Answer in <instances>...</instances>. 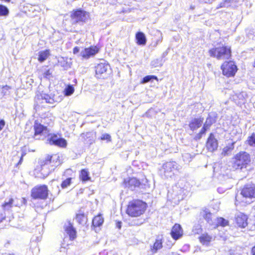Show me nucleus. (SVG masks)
Here are the masks:
<instances>
[{"mask_svg":"<svg viewBox=\"0 0 255 255\" xmlns=\"http://www.w3.org/2000/svg\"><path fill=\"white\" fill-rule=\"evenodd\" d=\"M146 209V204L139 200L129 202L127 213L131 217H137L142 215Z\"/></svg>","mask_w":255,"mask_h":255,"instance_id":"obj_1","label":"nucleus"},{"mask_svg":"<svg viewBox=\"0 0 255 255\" xmlns=\"http://www.w3.org/2000/svg\"><path fill=\"white\" fill-rule=\"evenodd\" d=\"M61 99L55 95H49L45 93H37L34 98L35 109L37 110L40 107V105L44 103L52 104L61 101Z\"/></svg>","mask_w":255,"mask_h":255,"instance_id":"obj_2","label":"nucleus"},{"mask_svg":"<svg viewBox=\"0 0 255 255\" xmlns=\"http://www.w3.org/2000/svg\"><path fill=\"white\" fill-rule=\"evenodd\" d=\"M251 161L249 154L242 151L237 154L233 159V167L235 169H242L246 167Z\"/></svg>","mask_w":255,"mask_h":255,"instance_id":"obj_3","label":"nucleus"},{"mask_svg":"<svg viewBox=\"0 0 255 255\" xmlns=\"http://www.w3.org/2000/svg\"><path fill=\"white\" fill-rule=\"evenodd\" d=\"M70 17V21L72 25H83L89 19V14L84 10L77 9L71 12Z\"/></svg>","mask_w":255,"mask_h":255,"instance_id":"obj_4","label":"nucleus"},{"mask_svg":"<svg viewBox=\"0 0 255 255\" xmlns=\"http://www.w3.org/2000/svg\"><path fill=\"white\" fill-rule=\"evenodd\" d=\"M180 169V166L176 162L169 161L162 165L160 173L165 178H172L174 175V171Z\"/></svg>","mask_w":255,"mask_h":255,"instance_id":"obj_5","label":"nucleus"},{"mask_svg":"<svg viewBox=\"0 0 255 255\" xmlns=\"http://www.w3.org/2000/svg\"><path fill=\"white\" fill-rule=\"evenodd\" d=\"M209 53L210 56L218 60L229 59L231 55L230 47L228 46L213 48L209 51Z\"/></svg>","mask_w":255,"mask_h":255,"instance_id":"obj_6","label":"nucleus"},{"mask_svg":"<svg viewBox=\"0 0 255 255\" xmlns=\"http://www.w3.org/2000/svg\"><path fill=\"white\" fill-rule=\"evenodd\" d=\"M48 195V189L46 185H37L31 191V196L34 199H45Z\"/></svg>","mask_w":255,"mask_h":255,"instance_id":"obj_7","label":"nucleus"},{"mask_svg":"<svg viewBox=\"0 0 255 255\" xmlns=\"http://www.w3.org/2000/svg\"><path fill=\"white\" fill-rule=\"evenodd\" d=\"M56 155L54 156H47L45 159H41L39 161L40 169H37L41 173L43 177H46L53 169H48L47 166L52 162V160L54 158H56Z\"/></svg>","mask_w":255,"mask_h":255,"instance_id":"obj_8","label":"nucleus"},{"mask_svg":"<svg viewBox=\"0 0 255 255\" xmlns=\"http://www.w3.org/2000/svg\"><path fill=\"white\" fill-rule=\"evenodd\" d=\"M221 69L223 74L228 77L234 76L237 70V66L233 61L225 62Z\"/></svg>","mask_w":255,"mask_h":255,"instance_id":"obj_9","label":"nucleus"},{"mask_svg":"<svg viewBox=\"0 0 255 255\" xmlns=\"http://www.w3.org/2000/svg\"><path fill=\"white\" fill-rule=\"evenodd\" d=\"M110 70V65L106 63H101L95 67L96 76L98 78H105Z\"/></svg>","mask_w":255,"mask_h":255,"instance_id":"obj_10","label":"nucleus"},{"mask_svg":"<svg viewBox=\"0 0 255 255\" xmlns=\"http://www.w3.org/2000/svg\"><path fill=\"white\" fill-rule=\"evenodd\" d=\"M241 194L246 198H252L255 197V186L254 184L246 185L241 192Z\"/></svg>","mask_w":255,"mask_h":255,"instance_id":"obj_11","label":"nucleus"},{"mask_svg":"<svg viewBox=\"0 0 255 255\" xmlns=\"http://www.w3.org/2000/svg\"><path fill=\"white\" fill-rule=\"evenodd\" d=\"M124 184L126 187L133 191L139 186L140 182L136 178L133 177L125 179Z\"/></svg>","mask_w":255,"mask_h":255,"instance_id":"obj_12","label":"nucleus"},{"mask_svg":"<svg viewBox=\"0 0 255 255\" xmlns=\"http://www.w3.org/2000/svg\"><path fill=\"white\" fill-rule=\"evenodd\" d=\"M49 143L51 145H55L62 147H65L67 145L66 140L63 138H59L56 135L51 136L49 139Z\"/></svg>","mask_w":255,"mask_h":255,"instance_id":"obj_13","label":"nucleus"},{"mask_svg":"<svg viewBox=\"0 0 255 255\" xmlns=\"http://www.w3.org/2000/svg\"><path fill=\"white\" fill-rule=\"evenodd\" d=\"M98 51L99 49L97 47L85 48L81 51L80 56L84 59H88L90 56L95 55Z\"/></svg>","mask_w":255,"mask_h":255,"instance_id":"obj_14","label":"nucleus"},{"mask_svg":"<svg viewBox=\"0 0 255 255\" xmlns=\"http://www.w3.org/2000/svg\"><path fill=\"white\" fill-rule=\"evenodd\" d=\"M98 51L99 49L97 47L85 48L81 51L80 56L84 59H88L90 56L95 55Z\"/></svg>","mask_w":255,"mask_h":255,"instance_id":"obj_15","label":"nucleus"},{"mask_svg":"<svg viewBox=\"0 0 255 255\" xmlns=\"http://www.w3.org/2000/svg\"><path fill=\"white\" fill-rule=\"evenodd\" d=\"M206 146L208 149L212 152L217 149L218 147L217 140L213 133H210L206 143Z\"/></svg>","mask_w":255,"mask_h":255,"instance_id":"obj_16","label":"nucleus"},{"mask_svg":"<svg viewBox=\"0 0 255 255\" xmlns=\"http://www.w3.org/2000/svg\"><path fill=\"white\" fill-rule=\"evenodd\" d=\"M171 235L175 240H178L182 236L183 230L179 224H176L174 225L171 230Z\"/></svg>","mask_w":255,"mask_h":255,"instance_id":"obj_17","label":"nucleus"},{"mask_svg":"<svg viewBox=\"0 0 255 255\" xmlns=\"http://www.w3.org/2000/svg\"><path fill=\"white\" fill-rule=\"evenodd\" d=\"M247 216L242 213L238 214L236 217V223L239 227L244 228L247 225Z\"/></svg>","mask_w":255,"mask_h":255,"instance_id":"obj_18","label":"nucleus"},{"mask_svg":"<svg viewBox=\"0 0 255 255\" xmlns=\"http://www.w3.org/2000/svg\"><path fill=\"white\" fill-rule=\"evenodd\" d=\"M17 199H13V198H9L4 201V203L2 204V207L4 210H9L13 207V206H18L19 204L17 202Z\"/></svg>","mask_w":255,"mask_h":255,"instance_id":"obj_19","label":"nucleus"},{"mask_svg":"<svg viewBox=\"0 0 255 255\" xmlns=\"http://www.w3.org/2000/svg\"><path fill=\"white\" fill-rule=\"evenodd\" d=\"M203 122V118H195L191 120L189 124L190 128L194 130L200 128Z\"/></svg>","mask_w":255,"mask_h":255,"instance_id":"obj_20","label":"nucleus"},{"mask_svg":"<svg viewBox=\"0 0 255 255\" xmlns=\"http://www.w3.org/2000/svg\"><path fill=\"white\" fill-rule=\"evenodd\" d=\"M65 231L71 240H73L76 238V231L70 223H68V225L66 226Z\"/></svg>","mask_w":255,"mask_h":255,"instance_id":"obj_21","label":"nucleus"},{"mask_svg":"<svg viewBox=\"0 0 255 255\" xmlns=\"http://www.w3.org/2000/svg\"><path fill=\"white\" fill-rule=\"evenodd\" d=\"M213 239V237L207 233H204L199 237L201 243L203 245L208 246Z\"/></svg>","mask_w":255,"mask_h":255,"instance_id":"obj_22","label":"nucleus"},{"mask_svg":"<svg viewBox=\"0 0 255 255\" xmlns=\"http://www.w3.org/2000/svg\"><path fill=\"white\" fill-rule=\"evenodd\" d=\"M35 136L38 134L46 133L47 131V128L41 124L36 123L34 125Z\"/></svg>","mask_w":255,"mask_h":255,"instance_id":"obj_23","label":"nucleus"},{"mask_svg":"<svg viewBox=\"0 0 255 255\" xmlns=\"http://www.w3.org/2000/svg\"><path fill=\"white\" fill-rule=\"evenodd\" d=\"M95 133L91 132H87L86 133H83L81 134V136L84 138L85 140H87V142L88 143H92L94 140V136Z\"/></svg>","mask_w":255,"mask_h":255,"instance_id":"obj_24","label":"nucleus"},{"mask_svg":"<svg viewBox=\"0 0 255 255\" xmlns=\"http://www.w3.org/2000/svg\"><path fill=\"white\" fill-rule=\"evenodd\" d=\"M136 40L138 45H144L146 42V39L145 34L141 32H138L136 34Z\"/></svg>","mask_w":255,"mask_h":255,"instance_id":"obj_25","label":"nucleus"},{"mask_svg":"<svg viewBox=\"0 0 255 255\" xmlns=\"http://www.w3.org/2000/svg\"><path fill=\"white\" fill-rule=\"evenodd\" d=\"M50 55L49 50H45L41 51L38 52V60L40 62H43L47 59L48 56Z\"/></svg>","mask_w":255,"mask_h":255,"instance_id":"obj_26","label":"nucleus"},{"mask_svg":"<svg viewBox=\"0 0 255 255\" xmlns=\"http://www.w3.org/2000/svg\"><path fill=\"white\" fill-rule=\"evenodd\" d=\"M201 214L210 225H213L212 215L210 212L207 210H204L201 213Z\"/></svg>","mask_w":255,"mask_h":255,"instance_id":"obj_27","label":"nucleus"},{"mask_svg":"<svg viewBox=\"0 0 255 255\" xmlns=\"http://www.w3.org/2000/svg\"><path fill=\"white\" fill-rule=\"evenodd\" d=\"M79 176L80 178L84 182L89 180L91 178L89 176V172L86 169H82L81 171Z\"/></svg>","mask_w":255,"mask_h":255,"instance_id":"obj_28","label":"nucleus"},{"mask_svg":"<svg viewBox=\"0 0 255 255\" xmlns=\"http://www.w3.org/2000/svg\"><path fill=\"white\" fill-rule=\"evenodd\" d=\"M235 142H232L231 144H229L225 147L222 151V154L226 156L229 154L234 148Z\"/></svg>","mask_w":255,"mask_h":255,"instance_id":"obj_29","label":"nucleus"},{"mask_svg":"<svg viewBox=\"0 0 255 255\" xmlns=\"http://www.w3.org/2000/svg\"><path fill=\"white\" fill-rule=\"evenodd\" d=\"M104 222V219L100 215L96 216L93 219V225L95 227H99L102 225Z\"/></svg>","mask_w":255,"mask_h":255,"instance_id":"obj_30","label":"nucleus"},{"mask_svg":"<svg viewBox=\"0 0 255 255\" xmlns=\"http://www.w3.org/2000/svg\"><path fill=\"white\" fill-rule=\"evenodd\" d=\"M76 220L79 224H83L86 223L87 218L84 213H79L77 214Z\"/></svg>","mask_w":255,"mask_h":255,"instance_id":"obj_31","label":"nucleus"},{"mask_svg":"<svg viewBox=\"0 0 255 255\" xmlns=\"http://www.w3.org/2000/svg\"><path fill=\"white\" fill-rule=\"evenodd\" d=\"M162 243L161 240L157 239L154 243L151 250L153 253H155L158 250L162 247Z\"/></svg>","mask_w":255,"mask_h":255,"instance_id":"obj_32","label":"nucleus"},{"mask_svg":"<svg viewBox=\"0 0 255 255\" xmlns=\"http://www.w3.org/2000/svg\"><path fill=\"white\" fill-rule=\"evenodd\" d=\"M74 92V88L72 85H68L66 88L64 89V94L66 96H69L71 95Z\"/></svg>","mask_w":255,"mask_h":255,"instance_id":"obj_33","label":"nucleus"},{"mask_svg":"<svg viewBox=\"0 0 255 255\" xmlns=\"http://www.w3.org/2000/svg\"><path fill=\"white\" fill-rule=\"evenodd\" d=\"M152 80H158L157 77L153 75H148L144 77L141 82V83L144 84L151 81Z\"/></svg>","mask_w":255,"mask_h":255,"instance_id":"obj_34","label":"nucleus"},{"mask_svg":"<svg viewBox=\"0 0 255 255\" xmlns=\"http://www.w3.org/2000/svg\"><path fill=\"white\" fill-rule=\"evenodd\" d=\"M228 224V221L223 218H218L217 219V227L219 226L225 227Z\"/></svg>","mask_w":255,"mask_h":255,"instance_id":"obj_35","label":"nucleus"},{"mask_svg":"<svg viewBox=\"0 0 255 255\" xmlns=\"http://www.w3.org/2000/svg\"><path fill=\"white\" fill-rule=\"evenodd\" d=\"M8 9L6 6L0 4V16H6L8 14Z\"/></svg>","mask_w":255,"mask_h":255,"instance_id":"obj_36","label":"nucleus"},{"mask_svg":"<svg viewBox=\"0 0 255 255\" xmlns=\"http://www.w3.org/2000/svg\"><path fill=\"white\" fill-rule=\"evenodd\" d=\"M162 61L159 59H155L151 61V65L153 67H157L162 66Z\"/></svg>","mask_w":255,"mask_h":255,"instance_id":"obj_37","label":"nucleus"},{"mask_svg":"<svg viewBox=\"0 0 255 255\" xmlns=\"http://www.w3.org/2000/svg\"><path fill=\"white\" fill-rule=\"evenodd\" d=\"M71 178H68L63 181L61 184L62 188H66L71 184Z\"/></svg>","mask_w":255,"mask_h":255,"instance_id":"obj_38","label":"nucleus"},{"mask_svg":"<svg viewBox=\"0 0 255 255\" xmlns=\"http://www.w3.org/2000/svg\"><path fill=\"white\" fill-rule=\"evenodd\" d=\"M213 122V119L211 117H208L203 126L208 129Z\"/></svg>","mask_w":255,"mask_h":255,"instance_id":"obj_39","label":"nucleus"},{"mask_svg":"<svg viewBox=\"0 0 255 255\" xmlns=\"http://www.w3.org/2000/svg\"><path fill=\"white\" fill-rule=\"evenodd\" d=\"M248 143L251 146H255V134L253 133L248 138Z\"/></svg>","mask_w":255,"mask_h":255,"instance_id":"obj_40","label":"nucleus"},{"mask_svg":"<svg viewBox=\"0 0 255 255\" xmlns=\"http://www.w3.org/2000/svg\"><path fill=\"white\" fill-rule=\"evenodd\" d=\"M230 0H225V1L221 2L220 4L217 6V8L221 7H228L230 5Z\"/></svg>","mask_w":255,"mask_h":255,"instance_id":"obj_41","label":"nucleus"},{"mask_svg":"<svg viewBox=\"0 0 255 255\" xmlns=\"http://www.w3.org/2000/svg\"><path fill=\"white\" fill-rule=\"evenodd\" d=\"M10 89V87L9 86H8L7 85L4 86L2 87L1 89V93L3 94V95H6L9 94V90Z\"/></svg>","mask_w":255,"mask_h":255,"instance_id":"obj_42","label":"nucleus"},{"mask_svg":"<svg viewBox=\"0 0 255 255\" xmlns=\"http://www.w3.org/2000/svg\"><path fill=\"white\" fill-rule=\"evenodd\" d=\"M101 140H107L108 141H111V136L110 134L108 133H104L101 136Z\"/></svg>","mask_w":255,"mask_h":255,"instance_id":"obj_43","label":"nucleus"},{"mask_svg":"<svg viewBox=\"0 0 255 255\" xmlns=\"http://www.w3.org/2000/svg\"><path fill=\"white\" fill-rule=\"evenodd\" d=\"M51 74V72H50L49 70H46L45 72H44L43 74V77L45 78H49Z\"/></svg>","mask_w":255,"mask_h":255,"instance_id":"obj_44","label":"nucleus"},{"mask_svg":"<svg viewBox=\"0 0 255 255\" xmlns=\"http://www.w3.org/2000/svg\"><path fill=\"white\" fill-rule=\"evenodd\" d=\"M5 126V121L3 119H0V131Z\"/></svg>","mask_w":255,"mask_h":255,"instance_id":"obj_45","label":"nucleus"},{"mask_svg":"<svg viewBox=\"0 0 255 255\" xmlns=\"http://www.w3.org/2000/svg\"><path fill=\"white\" fill-rule=\"evenodd\" d=\"M80 51V48L79 47H75L73 49V53L76 54Z\"/></svg>","mask_w":255,"mask_h":255,"instance_id":"obj_46","label":"nucleus"},{"mask_svg":"<svg viewBox=\"0 0 255 255\" xmlns=\"http://www.w3.org/2000/svg\"><path fill=\"white\" fill-rule=\"evenodd\" d=\"M202 136V135L201 133H199L195 135L194 139L196 140H198L201 138Z\"/></svg>","mask_w":255,"mask_h":255,"instance_id":"obj_47","label":"nucleus"},{"mask_svg":"<svg viewBox=\"0 0 255 255\" xmlns=\"http://www.w3.org/2000/svg\"><path fill=\"white\" fill-rule=\"evenodd\" d=\"M207 129V128H206L205 127L203 126L199 133H201L202 135L204 134Z\"/></svg>","mask_w":255,"mask_h":255,"instance_id":"obj_48","label":"nucleus"},{"mask_svg":"<svg viewBox=\"0 0 255 255\" xmlns=\"http://www.w3.org/2000/svg\"><path fill=\"white\" fill-rule=\"evenodd\" d=\"M24 155H25V153H22V154L21 156L20 159L17 163V165L21 164V163L22 162V160H23V157L24 156Z\"/></svg>","mask_w":255,"mask_h":255,"instance_id":"obj_49","label":"nucleus"},{"mask_svg":"<svg viewBox=\"0 0 255 255\" xmlns=\"http://www.w3.org/2000/svg\"><path fill=\"white\" fill-rule=\"evenodd\" d=\"M190 156V154L188 153H185L183 155V157L184 158V160H185V158H188Z\"/></svg>","mask_w":255,"mask_h":255,"instance_id":"obj_50","label":"nucleus"},{"mask_svg":"<svg viewBox=\"0 0 255 255\" xmlns=\"http://www.w3.org/2000/svg\"><path fill=\"white\" fill-rule=\"evenodd\" d=\"M251 253L252 255H255V246L253 247Z\"/></svg>","mask_w":255,"mask_h":255,"instance_id":"obj_51","label":"nucleus"},{"mask_svg":"<svg viewBox=\"0 0 255 255\" xmlns=\"http://www.w3.org/2000/svg\"><path fill=\"white\" fill-rule=\"evenodd\" d=\"M21 204H25V203L26 202V200L25 199L22 198L21 199Z\"/></svg>","mask_w":255,"mask_h":255,"instance_id":"obj_52","label":"nucleus"},{"mask_svg":"<svg viewBox=\"0 0 255 255\" xmlns=\"http://www.w3.org/2000/svg\"><path fill=\"white\" fill-rule=\"evenodd\" d=\"M4 218V217L2 216L1 218L0 219V222H1L2 219H3Z\"/></svg>","mask_w":255,"mask_h":255,"instance_id":"obj_53","label":"nucleus"},{"mask_svg":"<svg viewBox=\"0 0 255 255\" xmlns=\"http://www.w3.org/2000/svg\"><path fill=\"white\" fill-rule=\"evenodd\" d=\"M253 32L254 36H255V29L253 30Z\"/></svg>","mask_w":255,"mask_h":255,"instance_id":"obj_54","label":"nucleus"},{"mask_svg":"<svg viewBox=\"0 0 255 255\" xmlns=\"http://www.w3.org/2000/svg\"><path fill=\"white\" fill-rule=\"evenodd\" d=\"M220 190H221V189H220V188H218V192H220V193H221V191H220Z\"/></svg>","mask_w":255,"mask_h":255,"instance_id":"obj_55","label":"nucleus"},{"mask_svg":"<svg viewBox=\"0 0 255 255\" xmlns=\"http://www.w3.org/2000/svg\"><path fill=\"white\" fill-rule=\"evenodd\" d=\"M161 40H158L157 41V42H161Z\"/></svg>","mask_w":255,"mask_h":255,"instance_id":"obj_56","label":"nucleus"},{"mask_svg":"<svg viewBox=\"0 0 255 255\" xmlns=\"http://www.w3.org/2000/svg\"><path fill=\"white\" fill-rule=\"evenodd\" d=\"M197 227H199L198 229L200 230V227H199V226H198Z\"/></svg>","mask_w":255,"mask_h":255,"instance_id":"obj_57","label":"nucleus"},{"mask_svg":"<svg viewBox=\"0 0 255 255\" xmlns=\"http://www.w3.org/2000/svg\"><path fill=\"white\" fill-rule=\"evenodd\" d=\"M68 171H70V170H67V172H68Z\"/></svg>","mask_w":255,"mask_h":255,"instance_id":"obj_58","label":"nucleus"}]
</instances>
